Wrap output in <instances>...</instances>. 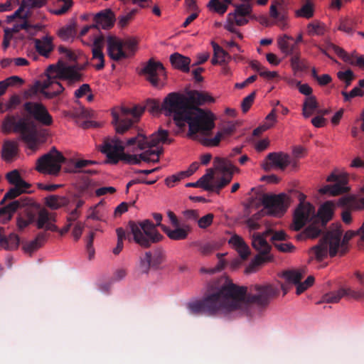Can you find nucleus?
<instances>
[{"mask_svg":"<svg viewBox=\"0 0 364 364\" xmlns=\"http://www.w3.org/2000/svg\"><path fill=\"white\" fill-rule=\"evenodd\" d=\"M326 180L328 182H335V183L326 185L320 188V195L328 194L335 196L349 191V188L346 186L347 180L341 178L340 176L334 173L329 175Z\"/></svg>","mask_w":364,"mask_h":364,"instance_id":"nucleus-23","label":"nucleus"},{"mask_svg":"<svg viewBox=\"0 0 364 364\" xmlns=\"http://www.w3.org/2000/svg\"><path fill=\"white\" fill-rule=\"evenodd\" d=\"M162 113L166 117H171L180 128L187 123L189 127L188 135L191 138L197 137L198 133L208 134L215 127L211 115L190 105L188 99L178 92H171L164 99Z\"/></svg>","mask_w":364,"mask_h":364,"instance_id":"nucleus-2","label":"nucleus"},{"mask_svg":"<svg viewBox=\"0 0 364 364\" xmlns=\"http://www.w3.org/2000/svg\"><path fill=\"white\" fill-rule=\"evenodd\" d=\"M23 108L35 120L44 126L52 125L53 120L47 108L41 103L26 102Z\"/></svg>","mask_w":364,"mask_h":364,"instance_id":"nucleus-22","label":"nucleus"},{"mask_svg":"<svg viewBox=\"0 0 364 364\" xmlns=\"http://www.w3.org/2000/svg\"><path fill=\"white\" fill-rule=\"evenodd\" d=\"M218 248L217 244L215 242H207L199 245V252L204 256L210 255Z\"/></svg>","mask_w":364,"mask_h":364,"instance_id":"nucleus-61","label":"nucleus"},{"mask_svg":"<svg viewBox=\"0 0 364 364\" xmlns=\"http://www.w3.org/2000/svg\"><path fill=\"white\" fill-rule=\"evenodd\" d=\"M146 109L151 113L161 112L162 103L154 99H148L144 107L135 106L133 108L122 107L119 112L113 111L112 124L117 134H124L138 122L140 116Z\"/></svg>","mask_w":364,"mask_h":364,"instance_id":"nucleus-6","label":"nucleus"},{"mask_svg":"<svg viewBox=\"0 0 364 364\" xmlns=\"http://www.w3.org/2000/svg\"><path fill=\"white\" fill-rule=\"evenodd\" d=\"M341 95L344 97L345 101H350L352 98L355 97H362L364 95V91L362 90L358 87H355L353 90H351L349 92L343 90L341 92Z\"/></svg>","mask_w":364,"mask_h":364,"instance_id":"nucleus-59","label":"nucleus"},{"mask_svg":"<svg viewBox=\"0 0 364 364\" xmlns=\"http://www.w3.org/2000/svg\"><path fill=\"white\" fill-rule=\"evenodd\" d=\"M20 243L19 237L15 233H11L8 236H1L0 247L6 250H16Z\"/></svg>","mask_w":364,"mask_h":364,"instance_id":"nucleus-37","label":"nucleus"},{"mask_svg":"<svg viewBox=\"0 0 364 364\" xmlns=\"http://www.w3.org/2000/svg\"><path fill=\"white\" fill-rule=\"evenodd\" d=\"M235 23L232 18V13H230L228 15V20L226 24L224 26L225 28L228 31L236 33L240 38H242V35L235 28Z\"/></svg>","mask_w":364,"mask_h":364,"instance_id":"nucleus-63","label":"nucleus"},{"mask_svg":"<svg viewBox=\"0 0 364 364\" xmlns=\"http://www.w3.org/2000/svg\"><path fill=\"white\" fill-rule=\"evenodd\" d=\"M138 12V9H133L125 15L119 17V26L122 28L127 26L129 23L134 18V16Z\"/></svg>","mask_w":364,"mask_h":364,"instance_id":"nucleus-58","label":"nucleus"},{"mask_svg":"<svg viewBox=\"0 0 364 364\" xmlns=\"http://www.w3.org/2000/svg\"><path fill=\"white\" fill-rule=\"evenodd\" d=\"M68 203L69 199L63 196L53 195L46 198V205L53 210H57L61 207L66 206Z\"/></svg>","mask_w":364,"mask_h":364,"instance_id":"nucleus-39","label":"nucleus"},{"mask_svg":"<svg viewBox=\"0 0 364 364\" xmlns=\"http://www.w3.org/2000/svg\"><path fill=\"white\" fill-rule=\"evenodd\" d=\"M163 153V149L161 147L157 150H146L139 155L141 161L147 163H158L159 161L160 155Z\"/></svg>","mask_w":364,"mask_h":364,"instance_id":"nucleus-42","label":"nucleus"},{"mask_svg":"<svg viewBox=\"0 0 364 364\" xmlns=\"http://www.w3.org/2000/svg\"><path fill=\"white\" fill-rule=\"evenodd\" d=\"M291 65L294 75L300 76L301 74L306 70V67L304 61H302L298 55L291 56Z\"/></svg>","mask_w":364,"mask_h":364,"instance_id":"nucleus-48","label":"nucleus"},{"mask_svg":"<svg viewBox=\"0 0 364 364\" xmlns=\"http://www.w3.org/2000/svg\"><path fill=\"white\" fill-rule=\"evenodd\" d=\"M212 46L214 54L220 60V63H226L230 59L229 54L218 44L213 42Z\"/></svg>","mask_w":364,"mask_h":364,"instance_id":"nucleus-51","label":"nucleus"},{"mask_svg":"<svg viewBox=\"0 0 364 364\" xmlns=\"http://www.w3.org/2000/svg\"><path fill=\"white\" fill-rule=\"evenodd\" d=\"M343 230L340 224H332L328 229H326L322 239H320V261L323 256L328 254L331 257L336 256L338 253L343 256L348 250V243L354 236L358 235V231L348 230L343 235L341 240ZM325 264L320 262V268Z\"/></svg>","mask_w":364,"mask_h":364,"instance_id":"nucleus-3","label":"nucleus"},{"mask_svg":"<svg viewBox=\"0 0 364 364\" xmlns=\"http://www.w3.org/2000/svg\"><path fill=\"white\" fill-rule=\"evenodd\" d=\"M164 71V67L161 62H156L154 59H150L141 70V73L147 75V80L153 86L157 87L159 85L158 75Z\"/></svg>","mask_w":364,"mask_h":364,"instance_id":"nucleus-25","label":"nucleus"},{"mask_svg":"<svg viewBox=\"0 0 364 364\" xmlns=\"http://www.w3.org/2000/svg\"><path fill=\"white\" fill-rule=\"evenodd\" d=\"M65 159L55 147L36 161V170L39 173L56 176Z\"/></svg>","mask_w":364,"mask_h":364,"instance_id":"nucleus-11","label":"nucleus"},{"mask_svg":"<svg viewBox=\"0 0 364 364\" xmlns=\"http://www.w3.org/2000/svg\"><path fill=\"white\" fill-rule=\"evenodd\" d=\"M48 236L49 235L46 232L38 233L33 240L23 244V250L26 252L31 253L32 252L38 250L46 242Z\"/></svg>","mask_w":364,"mask_h":364,"instance_id":"nucleus-38","label":"nucleus"},{"mask_svg":"<svg viewBox=\"0 0 364 364\" xmlns=\"http://www.w3.org/2000/svg\"><path fill=\"white\" fill-rule=\"evenodd\" d=\"M229 243L234 246L242 259L245 260L247 259L250 254V250L241 237L234 235L230 239Z\"/></svg>","mask_w":364,"mask_h":364,"instance_id":"nucleus-35","label":"nucleus"},{"mask_svg":"<svg viewBox=\"0 0 364 364\" xmlns=\"http://www.w3.org/2000/svg\"><path fill=\"white\" fill-rule=\"evenodd\" d=\"M208 6L219 14H224L228 9V4L220 2V0H210Z\"/></svg>","mask_w":364,"mask_h":364,"instance_id":"nucleus-54","label":"nucleus"},{"mask_svg":"<svg viewBox=\"0 0 364 364\" xmlns=\"http://www.w3.org/2000/svg\"><path fill=\"white\" fill-rule=\"evenodd\" d=\"M344 296L355 299H364V290L355 291L350 288H341L336 292H330L323 296L320 299V304L321 303H338Z\"/></svg>","mask_w":364,"mask_h":364,"instance_id":"nucleus-24","label":"nucleus"},{"mask_svg":"<svg viewBox=\"0 0 364 364\" xmlns=\"http://www.w3.org/2000/svg\"><path fill=\"white\" fill-rule=\"evenodd\" d=\"M289 197L285 193H257L255 198H252L251 205H262L267 213L273 216H281L287 211L289 203Z\"/></svg>","mask_w":364,"mask_h":364,"instance_id":"nucleus-8","label":"nucleus"},{"mask_svg":"<svg viewBox=\"0 0 364 364\" xmlns=\"http://www.w3.org/2000/svg\"><path fill=\"white\" fill-rule=\"evenodd\" d=\"M336 210V203L332 200H327L320 204V237L323 235L322 228L333 219Z\"/></svg>","mask_w":364,"mask_h":364,"instance_id":"nucleus-28","label":"nucleus"},{"mask_svg":"<svg viewBox=\"0 0 364 364\" xmlns=\"http://www.w3.org/2000/svg\"><path fill=\"white\" fill-rule=\"evenodd\" d=\"M213 162L216 168L220 170L223 173L219 181L212 183V191L219 194L220 190L231 181L233 173L237 168L229 160L220 157H215Z\"/></svg>","mask_w":364,"mask_h":364,"instance_id":"nucleus-16","label":"nucleus"},{"mask_svg":"<svg viewBox=\"0 0 364 364\" xmlns=\"http://www.w3.org/2000/svg\"><path fill=\"white\" fill-rule=\"evenodd\" d=\"M18 151L17 144L12 141H6L2 147L1 156L5 161H10Z\"/></svg>","mask_w":364,"mask_h":364,"instance_id":"nucleus-41","label":"nucleus"},{"mask_svg":"<svg viewBox=\"0 0 364 364\" xmlns=\"http://www.w3.org/2000/svg\"><path fill=\"white\" fill-rule=\"evenodd\" d=\"M318 107V104L314 97H307L303 105V114L304 117H311Z\"/></svg>","mask_w":364,"mask_h":364,"instance_id":"nucleus-46","label":"nucleus"},{"mask_svg":"<svg viewBox=\"0 0 364 364\" xmlns=\"http://www.w3.org/2000/svg\"><path fill=\"white\" fill-rule=\"evenodd\" d=\"M26 200L21 199L14 200L8 205L0 208V223H6L9 221L13 214L20 208L27 205Z\"/></svg>","mask_w":364,"mask_h":364,"instance_id":"nucleus-29","label":"nucleus"},{"mask_svg":"<svg viewBox=\"0 0 364 364\" xmlns=\"http://www.w3.org/2000/svg\"><path fill=\"white\" fill-rule=\"evenodd\" d=\"M97 164V162L96 161H93V160H85V159L77 160L74 163L73 169L72 171L73 173L83 172V173H89V174H95L97 173V171H95V170L87 169V170L82 171V168L87 167L90 165H93V164Z\"/></svg>","mask_w":364,"mask_h":364,"instance_id":"nucleus-44","label":"nucleus"},{"mask_svg":"<svg viewBox=\"0 0 364 364\" xmlns=\"http://www.w3.org/2000/svg\"><path fill=\"white\" fill-rule=\"evenodd\" d=\"M256 97V91L252 92L246 97H245L242 102L241 107L243 112H247L251 107L252 103Z\"/></svg>","mask_w":364,"mask_h":364,"instance_id":"nucleus-62","label":"nucleus"},{"mask_svg":"<svg viewBox=\"0 0 364 364\" xmlns=\"http://www.w3.org/2000/svg\"><path fill=\"white\" fill-rule=\"evenodd\" d=\"M60 78L54 70L48 72L47 70V77L42 82H37L33 92H37L38 90L48 99H52L63 92V86L57 80Z\"/></svg>","mask_w":364,"mask_h":364,"instance_id":"nucleus-15","label":"nucleus"},{"mask_svg":"<svg viewBox=\"0 0 364 364\" xmlns=\"http://www.w3.org/2000/svg\"><path fill=\"white\" fill-rule=\"evenodd\" d=\"M28 205L24 206L23 211L19 214L17 218V226L19 230H23L29 224L33 223L38 215L37 228L42 229L51 220V214L46 210H38L35 206L30 205V201H27Z\"/></svg>","mask_w":364,"mask_h":364,"instance_id":"nucleus-10","label":"nucleus"},{"mask_svg":"<svg viewBox=\"0 0 364 364\" xmlns=\"http://www.w3.org/2000/svg\"><path fill=\"white\" fill-rule=\"evenodd\" d=\"M170 62L173 67L183 73L190 71L191 59L178 53H174L170 55Z\"/></svg>","mask_w":364,"mask_h":364,"instance_id":"nucleus-33","label":"nucleus"},{"mask_svg":"<svg viewBox=\"0 0 364 364\" xmlns=\"http://www.w3.org/2000/svg\"><path fill=\"white\" fill-rule=\"evenodd\" d=\"M186 98L188 99V103L195 107L215 102L214 97L208 92L198 90L188 91Z\"/></svg>","mask_w":364,"mask_h":364,"instance_id":"nucleus-30","label":"nucleus"},{"mask_svg":"<svg viewBox=\"0 0 364 364\" xmlns=\"http://www.w3.org/2000/svg\"><path fill=\"white\" fill-rule=\"evenodd\" d=\"M267 160L262 166L266 171H269L273 166L284 170L289 164V157L282 152H272L267 156Z\"/></svg>","mask_w":364,"mask_h":364,"instance_id":"nucleus-26","label":"nucleus"},{"mask_svg":"<svg viewBox=\"0 0 364 364\" xmlns=\"http://www.w3.org/2000/svg\"><path fill=\"white\" fill-rule=\"evenodd\" d=\"M213 218L214 215L213 213H208L199 219L198 218V225L199 228L205 229L209 227L213 223Z\"/></svg>","mask_w":364,"mask_h":364,"instance_id":"nucleus-64","label":"nucleus"},{"mask_svg":"<svg viewBox=\"0 0 364 364\" xmlns=\"http://www.w3.org/2000/svg\"><path fill=\"white\" fill-rule=\"evenodd\" d=\"M80 69L75 65H65L60 62L57 65H50L48 68V72L54 70L60 78L67 80L70 85L82 81V75L78 72Z\"/></svg>","mask_w":364,"mask_h":364,"instance_id":"nucleus-21","label":"nucleus"},{"mask_svg":"<svg viewBox=\"0 0 364 364\" xmlns=\"http://www.w3.org/2000/svg\"><path fill=\"white\" fill-rule=\"evenodd\" d=\"M92 60H98V63L93 65L96 70H100L105 67V57L102 53L99 48H92Z\"/></svg>","mask_w":364,"mask_h":364,"instance_id":"nucleus-53","label":"nucleus"},{"mask_svg":"<svg viewBox=\"0 0 364 364\" xmlns=\"http://www.w3.org/2000/svg\"><path fill=\"white\" fill-rule=\"evenodd\" d=\"M46 0H23L22 4L12 15V18L20 17L25 7L30 9L41 8L46 4Z\"/></svg>","mask_w":364,"mask_h":364,"instance_id":"nucleus-43","label":"nucleus"},{"mask_svg":"<svg viewBox=\"0 0 364 364\" xmlns=\"http://www.w3.org/2000/svg\"><path fill=\"white\" fill-rule=\"evenodd\" d=\"M175 228L171 230L167 226H162V230L166 235L173 240H183L188 237V233L191 231L189 225L183 224L181 227L173 226Z\"/></svg>","mask_w":364,"mask_h":364,"instance_id":"nucleus-32","label":"nucleus"},{"mask_svg":"<svg viewBox=\"0 0 364 364\" xmlns=\"http://www.w3.org/2000/svg\"><path fill=\"white\" fill-rule=\"evenodd\" d=\"M307 223L309 225L304 232L297 236L301 237L316 238L318 237V211L315 212V208L309 203L301 202L294 214L293 223L291 225V230H300Z\"/></svg>","mask_w":364,"mask_h":364,"instance_id":"nucleus-7","label":"nucleus"},{"mask_svg":"<svg viewBox=\"0 0 364 364\" xmlns=\"http://www.w3.org/2000/svg\"><path fill=\"white\" fill-rule=\"evenodd\" d=\"M306 273V267H301L284 271L282 275L289 284L296 285V293L299 295L310 287L314 282V277L313 276H309L304 282H301V279L305 276Z\"/></svg>","mask_w":364,"mask_h":364,"instance_id":"nucleus-17","label":"nucleus"},{"mask_svg":"<svg viewBox=\"0 0 364 364\" xmlns=\"http://www.w3.org/2000/svg\"><path fill=\"white\" fill-rule=\"evenodd\" d=\"M93 21L95 28L109 29L114 26L115 17L111 9H105L97 13Z\"/></svg>","mask_w":364,"mask_h":364,"instance_id":"nucleus-27","label":"nucleus"},{"mask_svg":"<svg viewBox=\"0 0 364 364\" xmlns=\"http://www.w3.org/2000/svg\"><path fill=\"white\" fill-rule=\"evenodd\" d=\"M172 140L168 139V132L164 129H159L154 132L148 139L144 134L139 132L136 136L131 137L127 141V146L136 144L139 150H144L146 148H151L157 146L159 144H171Z\"/></svg>","mask_w":364,"mask_h":364,"instance_id":"nucleus-14","label":"nucleus"},{"mask_svg":"<svg viewBox=\"0 0 364 364\" xmlns=\"http://www.w3.org/2000/svg\"><path fill=\"white\" fill-rule=\"evenodd\" d=\"M212 130L208 134L198 133V136L193 137V139H197L203 145L206 146H217L223 138L231 136L235 132L236 124L232 122H228L223 125L221 130L213 138H209L208 136Z\"/></svg>","mask_w":364,"mask_h":364,"instance_id":"nucleus-20","label":"nucleus"},{"mask_svg":"<svg viewBox=\"0 0 364 364\" xmlns=\"http://www.w3.org/2000/svg\"><path fill=\"white\" fill-rule=\"evenodd\" d=\"M76 23H73L59 30L58 35L63 40H67L75 34Z\"/></svg>","mask_w":364,"mask_h":364,"instance_id":"nucleus-56","label":"nucleus"},{"mask_svg":"<svg viewBox=\"0 0 364 364\" xmlns=\"http://www.w3.org/2000/svg\"><path fill=\"white\" fill-rule=\"evenodd\" d=\"M341 203L354 209H364V198H357L354 196H346L341 200Z\"/></svg>","mask_w":364,"mask_h":364,"instance_id":"nucleus-45","label":"nucleus"},{"mask_svg":"<svg viewBox=\"0 0 364 364\" xmlns=\"http://www.w3.org/2000/svg\"><path fill=\"white\" fill-rule=\"evenodd\" d=\"M165 252L161 247L145 252L144 257L141 258L139 271L142 274H147L151 268L157 269L164 262Z\"/></svg>","mask_w":364,"mask_h":364,"instance_id":"nucleus-19","label":"nucleus"},{"mask_svg":"<svg viewBox=\"0 0 364 364\" xmlns=\"http://www.w3.org/2000/svg\"><path fill=\"white\" fill-rule=\"evenodd\" d=\"M137 44L138 41L133 38L119 41L114 37H109L107 39L108 55L111 59L116 61L127 58L129 55L124 50V48L133 54L137 48Z\"/></svg>","mask_w":364,"mask_h":364,"instance_id":"nucleus-12","label":"nucleus"},{"mask_svg":"<svg viewBox=\"0 0 364 364\" xmlns=\"http://www.w3.org/2000/svg\"><path fill=\"white\" fill-rule=\"evenodd\" d=\"M33 41L37 52L43 56L48 57L53 50V38L50 36H46L42 39L35 38Z\"/></svg>","mask_w":364,"mask_h":364,"instance_id":"nucleus-34","label":"nucleus"},{"mask_svg":"<svg viewBox=\"0 0 364 364\" xmlns=\"http://www.w3.org/2000/svg\"><path fill=\"white\" fill-rule=\"evenodd\" d=\"M59 5L53 11L56 15H63L65 14L73 6V0H58Z\"/></svg>","mask_w":364,"mask_h":364,"instance_id":"nucleus-55","label":"nucleus"},{"mask_svg":"<svg viewBox=\"0 0 364 364\" xmlns=\"http://www.w3.org/2000/svg\"><path fill=\"white\" fill-rule=\"evenodd\" d=\"M344 196L341 197V198H339L338 200V205H341V207L344 208L345 209L343 210L342 213H341V218H342V220L343 221L346 223V224H349L351 223V220H352V218H351V214H350V211L351 210H359L360 209H354V208H352L351 207L348 206V205H343L341 203V200L343 198Z\"/></svg>","mask_w":364,"mask_h":364,"instance_id":"nucleus-57","label":"nucleus"},{"mask_svg":"<svg viewBox=\"0 0 364 364\" xmlns=\"http://www.w3.org/2000/svg\"><path fill=\"white\" fill-rule=\"evenodd\" d=\"M28 188H24L23 187L14 186V187L10 188L4 195L3 199L1 201V204H4L6 200L14 199L23 193H28Z\"/></svg>","mask_w":364,"mask_h":364,"instance_id":"nucleus-47","label":"nucleus"},{"mask_svg":"<svg viewBox=\"0 0 364 364\" xmlns=\"http://www.w3.org/2000/svg\"><path fill=\"white\" fill-rule=\"evenodd\" d=\"M6 178L8 182L14 186H18L23 187L24 188H29L31 184L25 181L21 176L18 170L14 169L6 175Z\"/></svg>","mask_w":364,"mask_h":364,"instance_id":"nucleus-40","label":"nucleus"},{"mask_svg":"<svg viewBox=\"0 0 364 364\" xmlns=\"http://www.w3.org/2000/svg\"><path fill=\"white\" fill-rule=\"evenodd\" d=\"M338 78L344 83V88L347 89L352 83L353 80L355 78L354 73L348 69L345 71H338L337 73Z\"/></svg>","mask_w":364,"mask_h":364,"instance_id":"nucleus-49","label":"nucleus"},{"mask_svg":"<svg viewBox=\"0 0 364 364\" xmlns=\"http://www.w3.org/2000/svg\"><path fill=\"white\" fill-rule=\"evenodd\" d=\"M213 171L211 169L208 170V172L198 181L199 186L205 191H212L213 184L210 183V181L213 179Z\"/></svg>","mask_w":364,"mask_h":364,"instance_id":"nucleus-50","label":"nucleus"},{"mask_svg":"<svg viewBox=\"0 0 364 364\" xmlns=\"http://www.w3.org/2000/svg\"><path fill=\"white\" fill-rule=\"evenodd\" d=\"M271 232H272V231L269 230L266 231L263 235L259 233H255L252 235V245L254 249L259 252V255H257L247 267L245 269L247 274L254 272L258 266L269 259L267 255L269 253L271 247L264 236H267Z\"/></svg>","mask_w":364,"mask_h":364,"instance_id":"nucleus-13","label":"nucleus"},{"mask_svg":"<svg viewBox=\"0 0 364 364\" xmlns=\"http://www.w3.org/2000/svg\"><path fill=\"white\" fill-rule=\"evenodd\" d=\"M323 41L324 43L323 47L320 46V53L322 52L330 57V53L333 52L345 63L364 68V55H359L357 57L355 60H352V56H350L349 54L342 48H340L331 43L330 39L328 38L325 37Z\"/></svg>","mask_w":364,"mask_h":364,"instance_id":"nucleus-18","label":"nucleus"},{"mask_svg":"<svg viewBox=\"0 0 364 364\" xmlns=\"http://www.w3.org/2000/svg\"><path fill=\"white\" fill-rule=\"evenodd\" d=\"M1 129L5 134L20 133L21 139L33 150L36 149L39 138L44 136V134L37 129L33 121L21 117L18 114L6 115L2 122Z\"/></svg>","mask_w":364,"mask_h":364,"instance_id":"nucleus-5","label":"nucleus"},{"mask_svg":"<svg viewBox=\"0 0 364 364\" xmlns=\"http://www.w3.org/2000/svg\"><path fill=\"white\" fill-rule=\"evenodd\" d=\"M252 12V6L250 4H239L235 6V14L242 17L249 16Z\"/></svg>","mask_w":364,"mask_h":364,"instance_id":"nucleus-60","label":"nucleus"},{"mask_svg":"<svg viewBox=\"0 0 364 364\" xmlns=\"http://www.w3.org/2000/svg\"><path fill=\"white\" fill-rule=\"evenodd\" d=\"M152 215L156 222V224L148 219L138 222L130 220L128 223V228L133 235L134 242L142 248H149L164 238L156 229L157 227L162 229V226H165L161 223L163 216L158 213H154Z\"/></svg>","mask_w":364,"mask_h":364,"instance_id":"nucleus-4","label":"nucleus"},{"mask_svg":"<svg viewBox=\"0 0 364 364\" xmlns=\"http://www.w3.org/2000/svg\"><path fill=\"white\" fill-rule=\"evenodd\" d=\"M250 291L255 294L247 295L246 287H239L229 282L202 299L189 302L188 309L193 315L213 316L228 314L247 304L265 306L279 293V289L271 284H255L251 287Z\"/></svg>","mask_w":364,"mask_h":364,"instance_id":"nucleus-1","label":"nucleus"},{"mask_svg":"<svg viewBox=\"0 0 364 364\" xmlns=\"http://www.w3.org/2000/svg\"><path fill=\"white\" fill-rule=\"evenodd\" d=\"M297 16L310 18L314 15V9L311 2L308 0L302 7L296 12Z\"/></svg>","mask_w":364,"mask_h":364,"instance_id":"nucleus-52","label":"nucleus"},{"mask_svg":"<svg viewBox=\"0 0 364 364\" xmlns=\"http://www.w3.org/2000/svg\"><path fill=\"white\" fill-rule=\"evenodd\" d=\"M124 151V143L117 137L105 140L101 148L102 153L107 156V162L109 164H116L120 160L129 164H139L141 163L139 155L127 154Z\"/></svg>","mask_w":364,"mask_h":364,"instance_id":"nucleus-9","label":"nucleus"},{"mask_svg":"<svg viewBox=\"0 0 364 364\" xmlns=\"http://www.w3.org/2000/svg\"><path fill=\"white\" fill-rule=\"evenodd\" d=\"M95 193L94 183L90 179L87 178L76 185L75 191L72 193L74 199L85 198L92 197Z\"/></svg>","mask_w":364,"mask_h":364,"instance_id":"nucleus-31","label":"nucleus"},{"mask_svg":"<svg viewBox=\"0 0 364 364\" xmlns=\"http://www.w3.org/2000/svg\"><path fill=\"white\" fill-rule=\"evenodd\" d=\"M128 228V226L127 227ZM128 232L122 228H118L116 229V232L117 235V246L113 250V253L114 255H119V252L122 250L124 247V240H128L129 242L134 241L133 240V235L129 228H127Z\"/></svg>","mask_w":364,"mask_h":364,"instance_id":"nucleus-36","label":"nucleus"}]
</instances>
